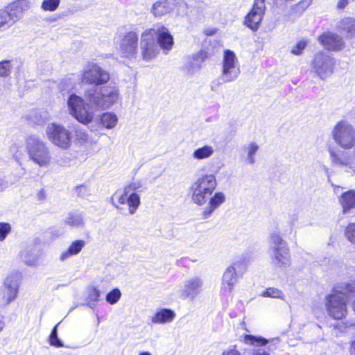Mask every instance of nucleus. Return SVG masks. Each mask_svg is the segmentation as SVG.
I'll return each mask as SVG.
<instances>
[{"mask_svg": "<svg viewBox=\"0 0 355 355\" xmlns=\"http://www.w3.org/2000/svg\"><path fill=\"white\" fill-rule=\"evenodd\" d=\"M347 300L335 293H330L325 297V307L328 315L335 319L340 320L347 313Z\"/></svg>", "mask_w": 355, "mask_h": 355, "instance_id": "obj_14", "label": "nucleus"}, {"mask_svg": "<svg viewBox=\"0 0 355 355\" xmlns=\"http://www.w3.org/2000/svg\"><path fill=\"white\" fill-rule=\"evenodd\" d=\"M327 151L333 165L337 166H349L352 168V164L355 159L354 151L338 150L332 147H329Z\"/></svg>", "mask_w": 355, "mask_h": 355, "instance_id": "obj_17", "label": "nucleus"}, {"mask_svg": "<svg viewBox=\"0 0 355 355\" xmlns=\"http://www.w3.org/2000/svg\"><path fill=\"white\" fill-rule=\"evenodd\" d=\"M60 323H58L51 330V334L49 336V342L51 346H54L55 347H64V344L62 341L58 336V327Z\"/></svg>", "mask_w": 355, "mask_h": 355, "instance_id": "obj_37", "label": "nucleus"}, {"mask_svg": "<svg viewBox=\"0 0 355 355\" xmlns=\"http://www.w3.org/2000/svg\"><path fill=\"white\" fill-rule=\"evenodd\" d=\"M336 66L334 58L324 52L316 53L310 64V72L320 80H325L331 76Z\"/></svg>", "mask_w": 355, "mask_h": 355, "instance_id": "obj_9", "label": "nucleus"}, {"mask_svg": "<svg viewBox=\"0 0 355 355\" xmlns=\"http://www.w3.org/2000/svg\"><path fill=\"white\" fill-rule=\"evenodd\" d=\"M240 73V64L236 54L231 50H225L220 75L222 82L226 83L234 81Z\"/></svg>", "mask_w": 355, "mask_h": 355, "instance_id": "obj_12", "label": "nucleus"}, {"mask_svg": "<svg viewBox=\"0 0 355 355\" xmlns=\"http://www.w3.org/2000/svg\"><path fill=\"white\" fill-rule=\"evenodd\" d=\"M320 43L327 49L333 51H339L345 47V42L340 35L327 32L318 38Z\"/></svg>", "mask_w": 355, "mask_h": 355, "instance_id": "obj_19", "label": "nucleus"}, {"mask_svg": "<svg viewBox=\"0 0 355 355\" xmlns=\"http://www.w3.org/2000/svg\"><path fill=\"white\" fill-rule=\"evenodd\" d=\"M37 200H42L45 199L46 196H45L44 191V189H42V190H40V191L37 193Z\"/></svg>", "mask_w": 355, "mask_h": 355, "instance_id": "obj_54", "label": "nucleus"}, {"mask_svg": "<svg viewBox=\"0 0 355 355\" xmlns=\"http://www.w3.org/2000/svg\"><path fill=\"white\" fill-rule=\"evenodd\" d=\"M248 263L249 259L248 257L242 256L236 259L230 266L232 267L237 275L241 277L245 272Z\"/></svg>", "mask_w": 355, "mask_h": 355, "instance_id": "obj_34", "label": "nucleus"}, {"mask_svg": "<svg viewBox=\"0 0 355 355\" xmlns=\"http://www.w3.org/2000/svg\"><path fill=\"white\" fill-rule=\"evenodd\" d=\"M351 0H338L336 4L338 10H343L349 5Z\"/></svg>", "mask_w": 355, "mask_h": 355, "instance_id": "obj_53", "label": "nucleus"}, {"mask_svg": "<svg viewBox=\"0 0 355 355\" xmlns=\"http://www.w3.org/2000/svg\"><path fill=\"white\" fill-rule=\"evenodd\" d=\"M347 239L353 243H355V223L349 224L345 230Z\"/></svg>", "mask_w": 355, "mask_h": 355, "instance_id": "obj_45", "label": "nucleus"}, {"mask_svg": "<svg viewBox=\"0 0 355 355\" xmlns=\"http://www.w3.org/2000/svg\"><path fill=\"white\" fill-rule=\"evenodd\" d=\"M20 258L26 265L29 266H35L37 256L35 253V250L33 248H26V249L20 252Z\"/></svg>", "mask_w": 355, "mask_h": 355, "instance_id": "obj_31", "label": "nucleus"}, {"mask_svg": "<svg viewBox=\"0 0 355 355\" xmlns=\"http://www.w3.org/2000/svg\"><path fill=\"white\" fill-rule=\"evenodd\" d=\"M252 355H270L268 353L266 352L261 349H259L257 350H254Z\"/></svg>", "mask_w": 355, "mask_h": 355, "instance_id": "obj_55", "label": "nucleus"}, {"mask_svg": "<svg viewBox=\"0 0 355 355\" xmlns=\"http://www.w3.org/2000/svg\"><path fill=\"white\" fill-rule=\"evenodd\" d=\"M11 231V226L8 223H0V241H3Z\"/></svg>", "mask_w": 355, "mask_h": 355, "instance_id": "obj_44", "label": "nucleus"}, {"mask_svg": "<svg viewBox=\"0 0 355 355\" xmlns=\"http://www.w3.org/2000/svg\"><path fill=\"white\" fill-rule=\"evenodd\" d=\"M204 282L201 277L193 276L187 278L177 291L178 297L182 300H194L202 292Z\"/></svg>", "mask_w": 355, "mask_h": 355, "instance_id": "obj_13", "label": "nucleus"}, {"mask_svg": "<svg viewBox=\"0 0 355 355\" xmlns=\"http://www.w3.org/2000/svg\"><path fill=\"white\" fill-rule=\"evenodd\" d=\"M225 201V196L222 192H216L212 196L209 201L207 207H205L202 211V215L205 218L209 217L212 213L219 207Z\"/></svg>", "mask_w": 355, "mask_h": 355, "instance_id": "obj_23", "label": "nucleus"}, {"mask_svg": "<svg viewBox=\"0 0 355 355\" xmlns=\"http://www.w3.org/2000/svg\"><path fill=\"white\" fill-rule=\"evenodd\" d=\"M95 302H91V301H89V302L86 303L85 304L87 306H88L89 308L91 309H94L95 306H96V304H95Z\"/></svg>", "mask_w": 355, "mask_h": 355, "instance_id": "obj_59", "label": "nucleus"}, {"mask_svg": "<svg viewBox=\"0 0 355 355\" xmlns=\"http://www.w3.org/2000/svg\"><path fill=\"white\" fill-rule=\"evenodd\" d=\"M146 189V187L139 179H132V181L125 186L123 191L117 190L111 197V204L122 214L126 215L125 209L120 205H128L129 214L136 213L141 204L139 193Z\"/></svg>", "mask_w": 355, "mask_h": 355, "instance_id": "obj_2", "label": "nucleus"}, {"mask_svg": "<svg viewBox=\"0 0 355 355\" xmlns=\"http://www.w3.org/2000/svg\"><path fill=\"white\" fill-rule=\"evenodd\" d=\"M139 355H151V354L148 352H141Z\"/></svg>", "mask_w": 355, "mask_h": 355, "instance_id": "obj_60", "label": "nucleus"}, {"mask_svg": "<svg viewBox=\"0 0 355 355\" xmlns=\"http://www.w3.org/2000/svg\"><path fill=\"white\" fill-rule=\"evenodd\" d=\"M313 167L315 169H318L319 171L324 173H319L318 175H329V168L320 162L315 163L313 165Z\"/></svg>", "mask_w": 355, "mask_h": 355, "instance_id": "obj_49", "label": "nucleus"}, {"mask_svg": "<svg viewBox=\"0 0 355 355\" xmlns=\"http://www.w3.org/2000/svg\"><path fill=\"white\" fill-rule=\"evenodd\" d=\"M90 103L89 101L86 102L82 97L72 94L67 98V110L69 114L79 123L87 125L93 121L95 116L93 105Z\"/></svg>", "mask_w": 355, "mask_h": 355, "instance_id": "obj_6", "label": "nucleus"}, {"mask_svg": "<svg viewBox=\"0 0 355 355\" xmlns=\"http://www.w3.org/2000/svg\"><path fill=\"white\" fill-rule=\"evenodd\" d=\"M213 153L214 149L211 146H205L196 149L193 153V157L198 159H202L210 157Z\"/></svg>", "mask_w": 355, "mask_h": 355, "instance_id": "obj_36", "label": "nucleus"}, {"mask_svg": "<svg viewBox=\"0 0 355 355\" xmlns=\"http://www.w3.org/2000/svg\"><path fill=\"white\" fill-rule=\"evenodd\" d=\"M100 122L105 128L112 129L117 124L118 117L113 112H105L100 116Z\"/></svg>", "mask_w": 355, "mask_h": 355, "instance_id": "obj_32", "label": "nucleus"}, {"mask_svg": "<svg viewBox=\"0 0 355 355\" xmlns=\"http://www.w3.org/2000/svg\"><path fill=\"white\" fill-rule=\"evenodd\" d=\"M26 150L29 159L40 166H47L51 162V155L47 144L39 136L31 135L26 139Z\"/></svg>", "mask_w": 355, "mask_h": 355, "instance_id": "obj_5", "label": "nucleus"}, {"mask_svg": "<svg viewBox=\"0 0 355 355\" xmlns=\"http://www.w3.org/2000/svg\"><path fill=\"white\" fill-rule=\"evenodd\" d=\"M207 58V52L201 50L196 53V54L193 55L192 58L193 60L198 63H199L200 65H202V63L204 62L205 58Z\"/></svg>", "mask_w": 355, "mask_h": 355, "instance_id": "obj_47", "label": "nucleus"}, {"mask_svg": "<svg viewBox=\"0 0 355 355\" xmlns=\"http://www.w3.org/2000/svg\"><path fill=\"white\" fill-rule=\"evenodd\" d=\"M351 355H355V340L352 343L350 347Z\"/></svg>", "mask_w": 355, "mask_h": 355, "instance_id": "obj_57", "label": "nucleus"}, {"mask_svg": "<svg viewBox=\"0 0 355 355\" xmlns=\"http://www.w3.org/2000/svg\"><path fill=\"white\" fill-rule=\"evenodd\" d=\"M201 66L199 63L195 62L192 58L191 60L188 61L185 65V69L189 74H193L198 71L200 70Z\"/></svg>", "mask_w": 355, "mask_h": 355, "instance_id": "obj_43", "label": "nucleus"}, {"mask_svg": "<svg viewBox=\"0 0 355 355\" xmlns=\"http://www.w3.org/2000/svg\"><path fill=\"white\" fill-rule=\"evenodd\" d=\"M116 39L119 51L124 57L133 58L136 55L139 42V35L136 31L120 28Z\"/></svg>", "mask_w": 355, "mask_h": 355, "instance_id": "obj_11", "label": "nucleus"}, {"mask_svg": "<svg viewBox=\"0 0 355 355\" xmlns=\"http://www.w3.org/2000/svg\"><path fill=\"white\" fill-rule=\"evenodd\" d=\"M74 137L80 144H87L93 142L92 137L87 131L78 125L74 128Z\"/></svg>", "mask_w": 355, "mask_h": 355, "instance_id": "obj_33", "label": "nucleus"}, {"mask_svg": "<svg viewBox=\"0 0 355 355\" xmlns=\"http://www.w3.org/2000/svg\"><path fill=\"white\" fill-rule=\"evenodd\" d=\"M259 149V146L254 141H252L243 147V151L247 164H254L256 161V154Z\"/></svg>", "mask_w": 355, "mask_h": 355, "instance_id": "obj_29", "label": "nucleus"}, {"mask_svg": "<svg viewBox=\"0 0 355 355\" xmlns=\"http://www.w3.org/2000/svg\"><path fill=\"white\" fill-rule=\"evenodd\" d=\"M121 295V293L120 290L118 288H114L106 295L105 300L109 304H114L119 301Z\"/></svg>", "mask_w": 355, "mask_h": 355, "instance_id": "obj_41", "label": "nucleus"}, {"mask_svg": "<svg viewBox=\"0 0 355 355\" xmlns=\"http://www.w3.org/2000/svg\"><path fill=\"white\" fill-rule=\"evenodd\" d=\"M12 65L10 60L0 62V77H8L11 73Z\"/></svg>", "mask_w": 355, "mask_h": 355, "instance_id": "obj_40", "label": "nucleus"}, {"mask_svg": "<svg viewBox=\"0 0 355 355\" xmlns=\"http://www.w3.org/2000/svg\"><path fill=\"white\" fill-rule=\"evenodd\" d=\"M331 137L341 148L352 149L355 145V128L348 121L341 120L332 128Z\"/></svg>", "mask_w": 355, "mask_h": 355, "instance_id": "obj_7", "label": "nucleus"}, {"mask_svg": "<svg viewBox=\"0 0 355 355\" xmlns=\"http://www.w3.org/2000/svg\"><path fill=\"white\" fill-rule=\"evenodd\" d=\"M268 254L271 264L278 268L285 269L291 266L290 250L277 230L271 232L268 236Z\"/></svg>", "mask_w": 355, "mask_h": 355, "instance_id": "obj_3", "label": "nucleus"}, {"mask_svg": "<svg viewBox=\"0 0 355 355\" xmlns=\"http://www.w3.org/2000/svg\"><path fill=\"white\" fill-rule=\"evenodd\" d=\"M10 12L13 15V17L15 19V21L20 17V15L24 12L21 11V6H15V2L12 3L10 6Z\"/></svg>", "mask_w": 355, "mask_h": 355, "instance_id": "obj_48", "label": "nucleus"}, {"mask_svg": "<svg viewBox=\"0 0 355 355\" xmlns=\"http://www.w3.org/2000/svg\"><path fill=\"white\" fill-rule=\"evenodd\" d=\"M15 22L13 15L6 10H0V30L7 29Z\"/></svg>", "mask_w": 355, "mask_h": 355, "instance_id": "obj_35", "label": "nucleus"}, {"mask_svg": "<svg viewBox=\"0 0 355 355\" xmlns=\"http://www.w3.org/2000/svg\"><path fill=\"white\" fill-rule=\"evenodd\" d=\"M64 223L73 227L83 228L85 225L84 214L77 210L72 211L66 216Z\"/></svg>", "mask_w": 355, "mask_h": 355, "instance_id": "obj_26", "label": "nucleus"}, {"mask_svg": "<svg viewBox=\"0 0 355 355\" xmlns=\"http://www.w3.org/2000/svg\"><path fill=\"white\" fill-rule=\"evenodd\" d=\"M222 355H241V354L234 346L225 349L223 352Z\"/></svg>", "mask_w": 355, "mask_h": 355, "instance_id": "obj_52", "label": "nucleus"}, {"mask_svg": "<svg viewBox=\"0 0 355 355\" xmlns=\"http://www.w3.org/2000/svg\"><path fill=\"white\" fill-rule=\"evenodd\" d=\"M239 277L240 276L237 275L234 269L229 266L223 276L221 291L231 294Z\"/></svg>", "mask_w": 355, "mask_h": 355, "instance_id": "obj_21", "label": "nucleus"}, {"mask_svg": "<svg viewBox=\"0 0 355 355\" xmlns=\"http://www.w3.org/2000/svg\"><path fill=\"white\" fill-rule=\"evenodd\" d=\"M173 45V37L168 30L162 26L157 25L146 29L141 35V53L146 61L154 59L159 52V47L169 51Z\"/></svg>", "mask_w": 355, "mask_h": 355, "instance_id": "obj_1", "label": "nucleus"}, {"mask_svg": "<svg viewBox=\"0 0 355 355\" xmlns=\"http://www.w3.org/2000/svg\"><path fill=\"white\" fill-rule=\"evenodd\" d=\"M244 342L246 344L257 347L266 346L268 345V350L269 352H272L276 349L277 345L279 343V339L278 338H275L268 340L262 336L247 334L244 336Z\"/></svg>", "mask_w": 355, "mask_h": 355, "instance_id": "obj_20", "label": "nucleus"}, {"mask_svg": "<svg viewBox=\"0 0 355 355\" xmlns=\"http://www.w3.org/2000/svg\"><path fill=\"white\" fill-rule=\"evenodd\" d=\"M19 287V279L17 275L7 277L0 288L3 302L8 304L14 301L17 297Z\"/></svg>", "mask_w": 355, "mask_h": 355, "instance_id": "obj_16", "label": "nucleus"}, {"mask_svg": "<svg viewBox=\"0 0 355 355\" xmlns=\"http://www.w3.org/2000/svg\"><path fill=\"white\" fill-rule=\"evenodd\" d=\"M6 187H7V184H6L5 180L0 179V191L3 190Z\"/></svg>", "mask_w": 355, "mask_h": 355, "instance_id": "obj_56", "label": "nucleus"}, {"mask_svg": "<svg viewBox=\"0 0 355 355\" xmlns=\"http://www.w3.org/2000/svg\"><path fill=\"white\" fill-rule=\"evenodd\" d=\"M21 6V11H24L27 10L29 6L30 3L26 0H19L15 2V6Z\"/></svg>", "mask_w": 355, "mask_h": 355, "instance_id": "obj_51", "label": "nucleus"}, {"mask_svg": "<svg viewBox=\"0 0 355 355\" xmlns=\"http://www.w3.org/2000/svg\"><path fill=\"white\" fill-rule=\"evenodd\" d=\"M261 296L266 297H273V298H281L283 297V293L282 291L276 288H268L265 291H263L261 294Z\"/></svg>", "mask_w": 355, "mask_h": 355, "instance_id": "obj_42", "label": "nucleus"}, {"mask_svg": "<svg viewBox=\"0 0 355 355\" xmlns=\"http://www.w3.org/2000/svg\"><path fill=\"white\" fill-rule=\"evenodd\" d=\"M109 80V73L96 63L89 64L82 76L83 82L94 85H103Z\"/></svg>", "mask_w": 355, "mask_h": 355, "instance_id": "obj_15", "label": "nucleus"}, {"mask_svg": "<svg viewBox=\"0 0 355 355\" xmlns=\"http://www.w3.org/2000/svg\"><path fill=\"white\" fill-rule=\"evenodd\" d=\"M311 2V0H303L301 2H300V5L303 6V5H305L306 6H308Z\"/></svg>", "mask_w": 355, "mask_h": 355, "instance_id": "obj_58", "label": "nucleus"}, {"mask_svg": "<svg viewBox=\"0 0 355 355\" xmlns=\"http://www.w3.org/2000/svg\"><path fill=\"white\" fill-rule=\"evenodd\" d=\"M87 98L94 106L101 110L111 107L119 99V89L115 83L87 92Z\"/></svg>", "mask_w": 355, "mask_h": 355, "instance_id": "obj_4", "label": "nucleus"}, {"mask_svg": "<svg viewBox=\"0 0 355 355\" xmlns=\"http://www.w3.org/2000/svg\"><path fill=\"white\" fill-rule=\"evenodd\" d=\"M306 46V42L304 40L299 41L291 49L293 55H299L302 53L303 50Z\"/></svg>", "mask_w": 355, "mask_h": 355, "instance_id": "obj_46", "label": "nucleus"}, {"mask_svg": "<svg viewBox=\"0 0 355 355\" xmlns=\"http://www.w3.org/2000/svg\"><path fill=\"white\" fill-rule=\"evenodd\" d=\"M338 28L347 33V37H353L355 35V19L346 17L338 23Z\"/></svg>", "mask_w": 355, "mask_h": 355, "instance_id": "obj_30", "label": "nucleus"}, {"mask_svg": "<svg viewBox=\"0 0 355 355\" xmlns=\"http://www.w3.org/2000/svg\"><path fill=\"white\" fill-rule=\"evenodd\" d=\"M175 6V0H158L152 6L155 17H161L171 12Z\"/></svg>", "mask_w": 355, "mask_h": 355, "instance_id": "obj_22", "label": "nucleus"}, {"mask_svg": "<svg viewBox=\"0 0 355 355\" xmlns=\"http://www.w3.org/2000/svg\"><path fill=\"white\" fill-rule=\"evenodd\" d=\"M265 1L255 0L252 10L245 17V24L252 30H257L263 19L265 11Z\"/></svg>", "mask_w": 355, "mask_h": 355, "instance_id": "obj_18", "label": "nucleus"}, {"mask_svg": "<svg viewBox=\"0 0 355 355\" xmlns=\"http://www.w3.org/2000/svg\"><path fill=\"white\" fill-rule=\"evenodd\" d=\"M340 205L343 207V212L355 207V191L349 190L344 192L339 199Z\"/></svg>", "mask_w": 355, "mask_h": 355, "instance_id": "obj_27", "label": "nucleus"}, {"mask_svg": "<svg viewBox=\"0 0 355 355\" xmlns=\"http://www.w3.org/2000/svg\"><path fill=\"white\" fill-rule=\"evenodd\" d=\"M174 311L163 308L157 311L151 319L153 324H166L171 322L175 318Z\"/></svg>", "mask_w": 355, "mask_h": 355, "instance_id": "obj_25", "label": "nucleus"}, {"mask_svg": "<svg viewBox=\"0 0 355 355\" xmlns=\"http://www.w3.org/2000/svg\"><path fill=\"white\" fill-rule=\"evenodd\" d=\"M48 139L55 146L69 149L72 144V135L69 130L61 123H50L45 130Z\"/></svg>", "mask_w": 355, "mask_h": 355, "instance_id": "obj_10", "label": "nucleus"}, {"mask_svg": "<svg viewBox=\"0 0 355 355\" xmlns=\"http://www.w3.org/2000/svg\"><path fill=\"white\" fill-rule=\"evenodd\" d=\"M60 3V0H43L41 8L44 11L54 12Z\"/></svg>", "mask_w": 355, "mask_h": 355, "instance_id": "obj_38", "label": "nucleus"}, {"mask_svg": "<svg viewBox=\"0 0 355 355\" xmlns=\"http://www.w3.org/2000/svg\"><path fill=\"white\" fill-rule=\"evenodd\" d=\"M85 242L83 240H76L67 250L64 251L60 257L61 261H64L69 257L78 254L85 246Z\"/></svg>", "mask_w": 355, "mask_h": 355, "instance_id": "obj_28", "label": "nucleus"}, {"mask_svg": "<svg viewBox=\"0 0 355 355\" xmlns=\"http://www.w3.org/2000/svg\"><path fill=\"white\" fill-rule=\"evenodd\" d=\"M76 192L79 196H81L83 198L87 196L89 194V190H88L87 186L85 184H81L80 186H77L76 187Z\"/></svg>", "mask_w": 355, "mask_h": 355, "instance_id": "obj_50", "label": "nucleus"}, {"mask_svg": "<svg viewBox=\"0 0 355 355\" xmlns=\"http://www.w3.org/2000/svg\"><path fill=\"white\" fill-rule=\"evenodd\" d=\"M216 179H197L189 189L188 195L191 202L197 205H203L216 189Z\"/></svg>", "mask_w": 355, "mask_h": 355, "instance_id": "obj_8", "label": "nucleus"}, {"mask_svg": "<svg viewBox=\"0 0 355 355\" xmlns=\"http://www.w3.org/2000/svg\"><path fill=\"white\" fill-rule=\"evenodd\" d=\"M331 293L347 300L349 295L355 294V282L348 281L337 283L334 285Z\"/></svg>", "mask_w": 355, "mask_h": 355, "instance_id": "obj_24", "label": "nucleus"}, {"mask_svg": "<svg viewBox=\"0 0 355 355\" xmlns=\"http://www.w3.org/2000/svg\"><path fill=\"white\" fill-rule=\"evenodd\" d=\"M87 300L91 302H98L100 300L101 293L95 286H89L87 289Z\"/></svg>", "mask_w": 355, "mask_h": 355, "instance_id": "obj_39", "label": "nucleus"}]
</instances>
